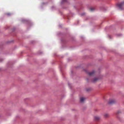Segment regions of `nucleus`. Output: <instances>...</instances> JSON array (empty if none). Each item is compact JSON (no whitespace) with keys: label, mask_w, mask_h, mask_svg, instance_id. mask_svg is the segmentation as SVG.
<instances>
[{"label":"nucleus","mask_w":124,"mask_h":124,"mask_svg":"<svg viewBox=\"0 0 124 124\" xmlns=\"http://www.w3.org/2000/svg\"><path fill=\"white\" fill-rule=\"evenodd\" d=\"M86 98L83 97H81L80 98V101L81 102H83L85 100Z\"/></svg>","instance_id":"3"},{"label":"nucleus","mask_w":124,"mask_h":124,"mask_svg":"<svg viewBox=\"0 0 124 124\" xmlns=\"http://www.w3.org/2000/svg\"><path fill=\"white\" fill-rule=\"evenodd\" d=\"M99 79V78H95L92 80V82H96L98 79Z\"/></svg>","instance_id":"5"},{"label":"nucleus","mask_w":124,"mask_h":124,"mask_svg":"<svg viewBox=\"0 0 124 124\" xmlns=\"http://www.w3.org/2000/svg\"><path fill=\"white\" fill-rule=\"evenodd\" d=\"M115 102V101L113 100H111L108 103L109 104H112L113 103Z\"/></svg>","instance_id":"6"},{"label":"nucleus","mask_w":124,"mask_h":124,"mask_svg":"<svg viewBox=\"0 0 124 124\" xmlns=\"http://www.w3.org/2000/svg\"><path fill=\"white\" fill-rule=\"evenodd\" d=\"M104 117L105 118L108 117V115L107 113L105 114L104 115Z\"/></svg>","instance_id":"7"},{"label":"nucleus","mask_w":124,"mask_h":124,"mask_svg":"<svg viewBox=\"0 0 124 124\" xmlns=\"http://www.w3.org/2000/svg\"><path fill=\"white\" fill-rule=\"evenodd\" d=\"M117 6L120 9H122L124 5V1L121 3L117 4Z\"/></svg>","instance_id":"1"},{"label":"nucleus","mask_w":124,"mask_h":124,"mask_svg":"<svg viewBox=\"0 0 124 124\" xmlns=\"http://www.w3.org/2000/svg\"><path fill=\"white\" fill-rule=\"evenodd\" d=\"M66 0H62L61 2L62 3H63L66 2Z\"/></svg>","instance_id":"8"},{"label":"nucleus","mask_w":124,"mask_h":124,"mask_svg":"<svg viewBox=\"0 0 124 124\" xmlns=\"http://www.w3.org/2000/svg\"><path fill=\"white\" fill-rule=\"evenodd\" d=\"M10 14L9 13H7V15H8V16H9V15H10Z\"/></svg>","instance_id":"10"},{"label":"nucleus","mask_w":124,"mask_h":124,"mask_svg":"<svg viewBox=\"0 0 124 124\" xmlns=\"http://www.w3.org/2000/svg\"><path fill=\"white\" fill-rule=\"evenodd\" d=\"M95 73V71H93L92 72H89L88 73V74L90 76H92Z\"/></svg>","instance_id":"4"},{"label":"nucleus","mask_w":124,"mask_h":124,"mask_svg":"<svg viewBox=\"0 0 124 124\" xmlns=\"http://www.w3.org/2000/svg\"><path fill=\"white\" fill-rule=\"evenodd\" d=\"M90 9L91 11H93L94 10V8H91Z\"/></svg>","instance_id":"9"},{"label":"nucleus","mask_w":124,"mask_h":124,"mask_svg":"<svg viewBox=\"0 0 124 124\" xmlns=\"http://www.w3.org/2000/svg\"><path fill=\"white\" fill-rule=\"evenodd\" d=\"M3 61V59H1V60L0 61Z\"/></svg>","instance_id":"11"},{"label":"nucleus","mask_w":124,"mask_h":124,"mask_svg":"<svg viewBox=\"0 0 124 124\" xmlns=\"http://www.w3.org/2000/svg\"><path fill=\"white\" fill-rule=\"evenodd\" d=\"M94 119L96 121H98L100 120L101 119L100 117L98 116H95L94 117Z\"/></svg>","instance_id":"2"}]
</instances>
